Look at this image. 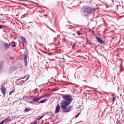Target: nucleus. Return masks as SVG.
<instances>
[{
    "mask_svg": "<svg viewBox=\"0 0 124 124\" xmlns=\"http://www.w3.org/2000/svg\"><path fill=\"white\" fill-rule=\"evenodd\" d=\"M5 27L4 26L2 25H0V29H2Z\"/></svg>",
    "mask_w": 124,
    "mask_h": 124,
    "instance_id": "a211bd4d",
    "label": "nucleus"
},
{
    "mask_svg": "<svg viewBox=\"0 0 124 124\" xmlns=\"http://www.w3.org/2000/svg\"><path fill=\"white\" fill-rule=\"evenodd\" d=\"M87 42H88V41H87Z\"/></svg>",
    "mask_w": 124,
    "mask_h": 124,
    "instance_id": "cd10ccee",
    "label": "nucleus"
},
{
    "mask_svg": "<svg viewBox=\"0 0 124 124\" xmlns=\"http://www.w3.org/2000/svg\"><path fill=\"white\" fill-rule=\"evenodd\" d=\"M96 38L98 42L100 44H103L104 43V42L99 37H96Z\"/></svg>",
    "mask_w": 124,
    "mask_h": 124,
    "instance_id": "1a4fd4ad",
    "label": "nucleus"
},
{
    "mask_svg": "<svg viewBox=\"0 0 124 124\" xmlns=\"http://www.w3.org/2000/svg\"><path fill=\"white\" fill-rule=\"evenodd\" d=\"M12 68H10V69H11H11H12Z\"/></svg>",
    "mask_w": 124,
    "mask_h": 124,
    "instance_id": "393cba45",
    "label": "nucleus"
},
{
    "mask_svg": "<svg viewBox=\"0 0 124 124\" xmlns=\"http://www.w3.org/2000/svg\"><path fill=\"white\" fill-rule=\"evenodd\" d=\"M48 63V62H46V63Z\"/></svg>",
    "mask_w": 124,
    "mask_h": 124,
    "instance_id": "a878e982",
    "label": "nucleus"
},
{
    "mask_svg": "<svg viewBox=\"0 0 124 124\" xmlns=\"http://www.w3.org/2000/svg\"><path fill=\"white\" fill-rule=\"evenodd\" d=\"M43 117V116H40V117H39L38 118V120H39L41 119Z\"/></svg>",
    "mask_w": 124,
    "mask_h": 124,
    "instance_id": "aec40b11",
    "label": "nucleus"
},
{
    "mask_svg": "<svg viewBox=\"0 0 124 124\" xmlns=\"http://www.w3.org/2000/svg\"><path fill=\"white\" fill-rule=\"evenodd\" d=\"M4 123V120H3L2 122H1L0 123V124H2Z\"/></svg>",
    "mask_w": 124,
    "mask_h": 124,
    "instance_id": "4be33fe9",
    "label": "nucleus"
},
{
    "mask_svg": "<svg viewBox=\"0 0 124 124\" xmlns=\"http://www.w3.org/2000/svg\"><path fill=\"white\" fill-rule=\"evenodd\" d=\"M41 16V17H42V16Z\"/></svg>",
    "mask_w": 124,
    "mask_h": 124,
    "instance_id": "c85d7f7f",
    "label": "nucleus"
},
{
    "mask_svg": "<svg viewBox=\"0 0 124 124\" xmlns=\"http://www.w3.org/2000/svg\"><path fill=\"white\" fill-rule=\"evenodd\" d=\"M74 35V34H73V35Z\"/></svg>",
    "mask_w": 124,
    "mask_h": 124,
    "instance_id": "bb28decb",
    "label": "nucleus"
},
{
    "mask_svg": "<svg viewBox=\"0 0 124 124\" xmlns=\"http://www.w3.org/2000/svg\"><path fill=\"white\" fill-rule=\"evenodd\" d=\"M4 123H6L10 121L11 119L9 118H7L4 120Z\"/></svg>",
    "mask_w": 124,
    "mask_h": 124,
    "instance_id": "f8f14e48",
    "label": "nucleus"
},
{
    "mask_svg": "<svg viewBox=\"0 0 124 124\" xmlns=\"http://www.w3.org/2000/svg\"><path fill=\"white\" fill-rule=\"evenodd\" d=\"M23 56L24 59L25 65L26 66L27 64V60L26 56L25 54H23Z\"/></svg>",
    "mask_w": 124,
    "mask_h": 124,
    "instance_id": "6e6552de",
    "label": "nucleus"
},
{
    "mask_svg": "<svg viewBox=\"0 0 124 124\" xmlns=\"http://www.w3.org/2000/svg\"><path fill=\"white\" fill-rule=\"evenodd\" d=\"M10 59H11L12 60L13 59L12 58H11V57H10Z\"/></svg>",
    "mask_w": 124,
    "mask_h": 124,
    "instance_id": "b1692460",
    "label": "nucleus"
},
{
    "mask_svg": "<svg viewBox=\"0 0 124 124\" xmlns=\"http://www.w3.org/2000/svg\"><path fill=\"white\" fill-rule=\"evenodd\" d=\"M46 100H44L39 102V103H44V102H46Z\"/></svg>",
    "mask_w": 124,
    "mask_h": 124,
    "instance_id": "ddd939ff",
    "label": "nucleus"
},
{
    "mask_svg": "<svg viewBox=\"0 0 124 124\" xmlns=\"http://www.w3.org/2000/svg\"><path fill=\"white\" fill-rule=\"evenodd\" d=\"M115 98L114 97H113L112 99V101L113 102H114L115 101Z\"/></svg>",
    "mask_w": 124,
    "mask_h": 124,
    "instance_id": "412c9836",
    "label": "nucleus"
},
{
    "mask_svg": "<svg viewBox=\"0 0 124 124\" xmlns=\"http://www.w3.org/2000/svg\"><path fill=\"white\" fill-rule=\"evenodd\" d=\"M43 97H40L38 98H37L36 97H33V99L32 100V101L34 102H38V101L41 99Z\"/></svg>",
    "mask_w": 124,
    "mask_h": 124,
    "instance_id": "0eeeda50",
    "label": "nucleus"
},
{
    "mask_svg": "<svg viewBox=\"0 0 124 124\" xmlns=\"http://www.w3.org/2000/svg\"><path fill=\"white\" fill-rule=\"evenodd\" d=\"M44 62H45V60H44Z\"/></svg>",
    "mask_w": 124,
    "mask_h": 124,
    "instance_id": "c756f323",
    "label": "nucleus"
},
{
    "mask_svg": "<svg viewBox=\"0 0 124 124\" xmlns=\"http://www.w3.org/2000/svg\"><path fill=\"white\" fill-rule=\"evenodd\" d=\"M30 110L28 108H25L24 111L25 112H28Z\"/></svg>",
    "mask_w": 124,
    "mask_h": 124,
    "instance_id": "4468645a",
    "label": "nucleus"
},
{
    "mask_svg": "<svg viewBox=\"0 0 124 124\" xmlns=\"http://www.w3.org/2000/svg\"><path fill=\"white\" fill-rule=\"evenodd\" d=\"M2 88L1 89V90L4 96V97L5 95L6 89L3 86H1Z\"/></svg>",
    "mask_w": 124,
    "mask_h": 124,
    "instance_id": "423d86ee",
    "label": "nucleus"
},
{
    "mask_svg": "<svg viewBox=\"0 0 124 124\" xmlns=\"http://www.w3.org/2000/svg\"><path fill=\"white\" fill-rule=\"evenodd\" d=\"M37 123V122L36 121H34V122H32L30 123L29 124H36Z\"/></svg>",
    "mask_w": 124,
    "mask_h": 124,
    "instance_id": "2eb2a0df",
    "label": "nucleus"
},
{
    "mask_svg": "<svg viewBox=\"0 0 124 124\" xmlns=\"http://www.w3.org/2000/svg\"><path fill=\"white\" fill-rule=\"evenodd\" d=\"M62 98L64 100H65L67 102L69 103L70 104L73 100L72 96L70 95H64L62 96Z\"/></svg>",
    "mask_w": 124,
    "mask_h": 124,
    "instance_id": "f03ea898",
    "label": "nucleus"
},
{
    "mask_svg": "<svg viewBox=\"0 0 124 124\" xmlns=\"http://www.w3.org/2000/svg\"><path fill=\"white\" fill-rule=\"evenodd\" d=\"M11 43H13L14 44L12 45L11 44L6 43H4V48L5 50L8 49L9 48L10 46H12L13 47H14L16 46V45H15V43L14 42H12Z\"/></svg>",
    "mask_w": 124,
    "mask_h": 124,
    "instance_id": "20e7f679",
    "label": "nucleus"
},
{
    "mask_svg": "<svg viewBox=\"0 0 124 124\" xmlns=\"http://www.w3.org/2000/svg\"><path fill=\"white\" fill-rule=\"evenodd\" d=\"M73 109V106H69L68 108L65 109V110L63 111V112H67L72 110Z\"/></svg>",
    "mask_w": 124,
    "mask_h": 124,
    "instance_id": "39448f33",
    "label": "nucleus"
},
{
    "mask_svg": "<svg viewBox=\"0 0 124 124\" xmlns=\"http://www.w3.org/2000/svg\"><path fill=\"white\" fill-rule=\"evenodd\" d=\"M21 40L23 44V46L24 45V44H25L26 43V41L24 37H23L22 36L21 37Z\"/></svg>",
    "mask_w": 124,
    "mask_h": 124,
    "instance_id": "9b49d317",
    "label": "nucleus"
},
{
    "mask_svg": "<svg viewBox=\"0 0 124 124\" xmlns=\"http://www.w3.org/2000/svg\"><path fill=\"white\" fill-rule=\"evenodd\" d=\"M76 33L79 36L81 35L80 33V32H78V31H77Z\"/></svg>",
    "mask_w": 124,
    "mask_h": 124,
    "instance_id": "6ab92c4d",
    "label": "nucleus"
},
{
    "mask_svg": "<svg viewBox=\"0 0 124 124\" xmlns=\"http://www.w3.org/2000/svg\"><path fill=\"white\" fill-rule=\"evenodd\" d=\"M44 16H47V15H44Z\"/></svg>",
    "mask_w": 124,
    "mask_h": 124,
    "instance_id": "5701e85b",
    "label": "nucleus"
},
{
    "mask_svg": "<svg viewBox=\"0 0 124 124\" xmlns=\"http://www.w3.org/2000/svg\"><path fill=\"white\" fill-rule=\"evenodd\" d=\"M80 114V113H78L77 114L76 116H75V117L76 118Z\"/></svg>",
    "mask_w": 124,
    "mask_h": 124,
    "instance_id": "dca6fc26",
    "label": "nucleus"
},
{
    "mask_svg": "<svg viewBox=\"0 0 124 124\" xmlns=\"http://www.w3.org/2000/svg\"><path fill=\"white\" fill-rule=\"evenodd\" d=\"M14 92V90H12L10 91L9 93V95H10L13 92Z\"/></svg>",
    "mask_w": 124,
    "mask_h": 124,
    "instance_id": "f3484780",
    "label": "nucleus"
},
{
    "mask_svg": "<svg viewBox=\"0 0 124 124\" xmlns=\"http://www.w3.org/2000/svg\"><path fill=\"white\" fill-rule=\"evenodd\" d=\"M60 109V107L59 105H58L56 108L55 113L56 114L59 112Z\"/></svg>",
    "mask_w": 124,
    "mask_h": 124,
    "instance_id": "9d476101",
    "label": "nucleus"
},
{
    "mask_svg": "<svg viewBox=\"0 0 124 124\" xmlns=\"http://www.w3.org/2000/svg\"><path fill=\"white\" fill-rule=\"evenodd\" d=\"M60 103L61 107L63 109H66L67 106L70 104L69 103H68L64 100L60 102Z\"/></svg>",
    "mask_w": 124,
    "mask_h": 124,
    "instance_id": "7ed1b4c3",
    "label": "nucleus"
},
{
    "mask_svg": "<svg viewBox=\"0 0 124 124\" xmlns=\"http://www.w3.org/2000/svg\"><path fill=\"white\" fill-rule=\"evenodd\" d=\"M82 10L84 12L91 14L92 12H94L95 11L94 9H93L90 7L85 6L83 7L82 8Z\"/></svg>",
    "mask_w": 124,
    "mask_h": 124,
    "instance_id": "f257e3e1",
    "label": "nucleus"
}]
</instances>
